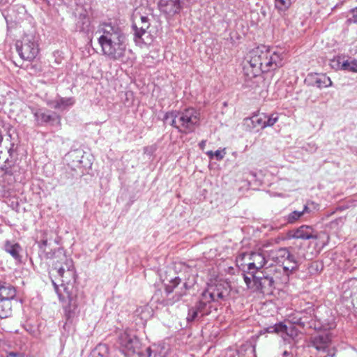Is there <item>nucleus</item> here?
Returning <instances> with one entry per match:
<instances>
[{
	"instance_id": "obj_19",
	"label": "nucleus",
	"mask_w": 357,
	"mask_h": 357,
	"mask_svg": "<svg viewBox=\"0 0 357 357\" xmlns=\"http://www.w3.org/2000/svg\"><path fill=\"white\" fill-rule=\"evenodd\" d=\"M4 250L9 253L15 260L18 262L22 261L20 253L22 251V247L17 243H12L9 241L5 242Z\"/></svg>"
},
{
	"instance_id": "obj_18",
	"label": "nucleus",
	"mask_w": 357,
	"mask_h": 357,
	"mask_svg": "<svg viewBox=\"0 0 357 357\" xmlns=\"http://www.w3.org/2000/svg\"><path fill=\"white\" fill-rule=\"evenodd\" d=\"M267 116L264 114L262 116L253 115L252 117L245 118L244 119V125L249 129L255 128L257 127H261V128H265V119Z\"/></svg>"
},
{
	"instance_id": "obj_12",
	"label": "nucleus",
	"mask_w": 357,
	"mask_h": 357,
	"mask_svg": "<svg viewBox=\"0 0 357 357\" xmlns=\"http://www.w3.org/2000/svg\"><path fill=\"white\" fill-rule=\"evenodd\" d=\"M31 112L35 117L36 123L39 126L50 123L51 125L61 126V117L54 112L44 109L31 107Z\"/></svg>"
},
{
	"instance_id": "obj_9",
	"label": "nucleus",
	"mask_w": 357,
	"mask_h": 357,
	"mask_svg": "<svg viewBox=\"0 0 357 357\" xmlns=\"http://www.w3.org/2000/svg\"><path fill=\"white\" fill-rule=\"evenodd\" d=\"M245 261L250 275L257 273L260 270L268 269L266 250L260 249L250 253H243L239 255L237 261Z\"/></svg>"
},
{
	"instance_id": "obj_3",
	"label": "nucleus",
	"mask_w": 357,
	"mask_h": 357,
	"mask_svg": "<svg viewBox=\"0 0 357 357\" xmlns=\"http://www.w3.org/2000/svg\"><path fill=\"white\" fill-rule=\"evenodd\" d=\"M102 54L112 61H123L127 50V40L121 28L112 23H102L96 31Z\"/></svg>"
},
{
	"instance_id": "obj_27",
	"label": "nucleus",
	"mask_w": 357,
	"mask_h": 357,
	"mask_svg": "<svg viewBox=\"0 0 357 357\" xmlns=\"http://www.w3.org/2000/svg\"><path fill=\"white\" fill-rule=\"evenodd\" d=\"M285 330H287V325L282 322H280L278 324H275L274 326H271L267 328L268 333H282L284 334Z\"/></svg>"
},
{
	"instance_id": "obj_33",
	"label": "nucleus",
	"mask_w": 357,
	"mask_h": 357,
	"mask_svg": "<svg viewBox=\"0 0 357 357\" xmlns=\"http://www.w3.org/2000/svg\"><path fill=\"white\" fill-rule=\"evenodd\" d=\"M11 313V307L10 305H7L6 310L3 309L2 306L0 305V317L4 318L7 317Z\"/></svg>"
},
{
	"instance_id": "obj_42",
	"label": "nucleus",
	"mask_w": 357,
	"mask_h": 357,
	"mask_svg": "<svg viewBox=\"0 0 357 357\" xmlns=\"http://www.w3.org/2000/svg\"><path fill=\"white\" fill-rule=\"evenodd\" d=\"M314 266L317 268L318 267V263L317 262L312 263V266Z\"/></svg>"
},
{
	"instance_id": "obj_28",
	"label": "nucleus",
	"mask_w": 357,
	"mask_h": 357,
	"mask_svg": "<svg viewBox=\"0 0 357 357\" xmlns=\"http://www.w3.org/2000/svg\"><path fill=\"white\" fill-rule=\"evenodd\" d=\"M295 271H286V270H282V271H278V266H274L273 268H272V272L271 273V275H272V277H275L276 276V275H278L279 277L280 278H282L284 276H286L287 277V282L289 281V275L291 274L293 272H294Z\"/></svg>"
},
{
	"instance_id": "obj_5",
	"label": "nucleus",
	"mask_w": 357,
	"mask_h": 357,
	"mask_svg": "<svg viewBox=\"0 0 357 357\" xmlns=\"http://www.w3.org/2000/svg\"><path fill=\"white\" fill-rule=\"evenodd\" d=\"M163 121L176 128L179 132L189 134L199 126L200 113L193 107L182 111H171L165 114Z\"/></svg>"
},
{
	"instance_id": "obj_30",
	"label": "nucleus",
	"mask_w": 357,
	"mask_h": 357,
	"mask_svg": "<svg viewBox=\"0 0 357 357\" xmlns=\"http://www.w3.org/2000/svg\"><path fill=\"white\" fill-rule=\"evenodd\" d=\"M284 334L292 339H294L298 335L297 329L291 323L289 324V326L287 325V330H285Z\"/></svg>"
},
{
	"instance_id": "obj_16",
	"label": "nucleus",
	"mask_w": 357,
	"mask_h": 357,
	"mask_svg": "<svg viewBox=\"0 0 357 357\" xmlns=\"http://www.w3.org/2000/svg\"><path fill=\"white\" fill-rule=\"evenodd\" d=\"M308 79L318 88L328 87L332 86V81L325 74L310 73Z\"/></svg>"
},
{
	"instance_id": "obj_25",
	"label": "nucleus",
	"mask_w": 357,
	"mask_h": 357,
	"mask_svg": "<svg viewBox=\"0 0 357 357\" xmlns=\"http://www.w3.org/2000/svg\"><path fill=\"white\" fill-rule=\"evenodd\" d=\"M340 68L349 72L357 73V60L344 61L341 63Z\"/></svg>"
},
{
	"instance_id": "obj_40",
	"label": "nucleus",
	"mask_w": 357,
	"mask_h": 357,
	"mask_svg": "<svg viewBox=\"0 0 357 357\" xmlns=\"http://www.w3.org/2000/svg\"><path fill=\"white\" fill-rule=\"evenodd\" d=\"M146 354H147L148 357H151V349L150 347H148L146 349Z\"/></svg>"
},
{
	"instance_id": "obj_17",
	"label": "nucleus",
	"mask_w": 357,
	"mask_h": 357,
	"mask_svg": "<svg viewBox=\"0 0 357 357\" xmlns=\"http://www.w3.org/2000/svg\"><path fill=\"white\" fill-rule=\"evenodd\" d=\"M331 342L328 334H321L313 337L311 340V344L318 351H325L329 346Z\"/></svg>"
},
{
	"instance_id": "obj_24",
	"label": "nucleus",
	"mask_w": 357,
	"mask_h": 357,
	"mask_svg": "<svg viewBox=\"0 0 357 357\" xmlns=\"http://www.w3.org/2000/svg\"><path fill=\"white\" fill-rule=\"evenodd\" d=\"M109 349L105 344H99L93 351L94 357H108Z\"/></svg>"
},
{
	"instance_id": "obj_1",
	"label": "nucleus",
	"mask_w": 357,
	"mask_h": 357,
	"mask_svg": "<svg viewBox=\"0 0 357 357\" xmlns=\"http://www.w3.org/2000/svg\"><path fill=\"white\" fill-rule=\"evenodd\" d=\"M53 255L52 266L61 278V284L58 285L54 280L52 284L59 301L63 303L65 314L69 320L78 314V307L84 303V296L73 285L76 272L73 259L61 249H58Z\"/></svg>"
},
{
	"instance_id": "obj_41",
	"label": "nucleus",
	"mask_w": 357,
	"mask_h": 357,
	"mask_svg": "<svg viewBox=\"0 0 357 357\" xmlns=\"http://www.w3.org/2000/svg\"><path fill=\"white\" fill-rule=\"evenodd\" d=\"M283 355H284V356L287 357V356H289V353L288 351H284L283 352Z\"/></svg>"
},
{
	"instance_id": "obj_11",
	"label": "nucleus",
	"mask_w": 357,
	"mask_h": 357,
	"mask_svg": "<svg viewBox=\"0 0 357 357\" xmlns=\"http://www.w3.org/2000/svg\"><path fill=\"white\" fill-rule=\"evenodd\" d=\"M272 269H266L257 273L252 274L253 283L256 290H266L273 287L275 282L287 283V277H279L278 275L272 277Z\"/></svg>"
},
{
	"instance_id": "obj_36",
	"label": "nucleus",
	"mask_w": 357,
	"mask_h": 357,
	"mask_svg": "<svg viewBox=\"0 0 357 357\" xmlns=\"http://www.w3.org/2000/svg\"><path fill=\"white\" fill-rule=\"evenodd\" d=\"M195 2H196V0H181V8L183 6H189Z\"/></svg>"
},
{
	"instance_id": "obj_35",
	"label": "nucleus",
	"mask_w": 357,
	"mask_h": 357,
	"mask_svg": "<svg viewBox=\"0 0 357 357\" xmlns=\"http://www.w3.org/2000/svg\"><path fill=\"white\" fill-rule=\"evenodd\" d=\"M352 14V18L349 19V21L351 22H357V7L351 10Z\"/></svg>"
},
{
	"instance_id": "obj_22",
	"label": "nucleus",
	"mask_w": 357,
	"mask_h": 357,
	"mask_svg": "<svg viewBox=\"0 0 357 357\" xmlns=\"http://www.w3.org/2000/svg\"><path fill=\"white\" fill-rule=\"evenodd\" d=\"M75 99L70 98H58L52 101V107L57 109H66V108L73 106L75 104Z\"/></svg>"
},
{
	"instance_id": "obj_6",
	"label": "nucleus",
	"mask_w": 357,
	"mask_h": 357,
	"mask_svg": "<svg viewBox=\"0 0 357 357\" xmlns=\"http://www.w3.org/2000/svg\"><path fill=\"white\" fill-rule=\"evenodd\" d=\"M231 286L226 281H220L214 284L209 285L204 290L200 297L195 308L200 312V317H204L210 312L209 305L211 302L225 301L229 298Z\"/></svg>"
},
{
	"instance_id": "obj_31",
	"label": "nucleus",
	"mask_w": 357,
	"mask_h": 357,
	"mask_svg": "<svg viewBox=\"0 0 357 357\" xmlns=\"http://www.w3.org/2000/svg\"><path fill=\"white\" fill-rule=\"evenodd\" d=\"M266 120L265 119V128L273 126L279 119L278 114H272L270 116H267Z\"/></svg>"
},
{
	"instance_id": "obj_43",
	"label": "nucleus",
	"mask_w": 357,
	"mask_h": 357,
	"mask_svg": "<svg viewBox=\"0 0 357 357\" xmlns=\"http://www.w3.org/2000/svg\"><path fill=\"white\" fill-rule=\"evenodd\" d=\"M172 302H167L166 305H172Z\"/></svg>"
},
{
	"instance_id": "obj_8",
	"label": "nucleus",
	"mask_w": 357,
	"mask_h": 357,
	"mask_svg": "<svg viewBox=\"0 0 357 357\" xmlns=\"http://www.w3.org/2000/svg\"><path fill=\"white\" fill-rule=\"evenodd\" d=\"M16 50L19 56L29 61H33L39 54V44L34 34H25L20 40L16 43Z\"/></svg>"
},
{
	"instance_id": "obj_26",
	"label": "nucleus",
	"mask_w": 357,
	"mask_h": 357,
	"mask_svg": "<svg viewBox=\"0 0 357 357\" xmlns=\"http://www.w3.org/2000/svg\"><path fill=\"white\" fill-rule=\"evenodd\" d=\"M274 3L279 12H284L291 5V0H274Z\"/></svg>"
},
{
	"instance_id": "obj_34",
	"label": "nucleus",
	"mask_w": 357,
	"mask_h": 357,
	"mask_svg": "<svg viewBox=\"0 0 357 357\" xmlns=\"http://www.w3.org/2000/svg\"><path fill=\"white\" fill-rule=\"evenodd\" d=\"M243 279L248 289L255 288L252 275L249 277L248 275H243Z\"/></svg>"
},
{
	"instance_id": "obj_13",
	"label": "nucleus",
	"mask_w": 357,
	"mask_h": 357,
	"mask_svg": "<svg viewBox=\"0 0 357 357\" xmlns=\"http://www.w3.org/2000/svg\"><path fill=\"white\" fill-rule=\"evenodd\" d=\"M190 288V285L188 282L181 283V280L179 277H175L171 279L168 284H166L165 291L167 294H170L176 290V299L178 301L183 295H185L187 291Z\"/></svg>"
},
{
	"instance_id": "obj_20",
	"label": "nucleus",
	"mask_w": 357,
	"mask_h": 357,
	"mask_svg": "<svg viewBox=\"0 0 357 357\" xmlns=\"http://www.w3.org/2000/svg\"><path fill=\"white\" fill-rule=\"evenodd\" d=\"M16 296V290L10 284H3L0 286V301H6L13 299Z\"/></svg>"
},
{
	"instance_id": "obj_44",
	"label": "nucleus",
	"mask_w": 357,
	"mask_h": 357,
	"mask_svg": "<svg viewBox=\"0 0 357 357\" xmlns=\"http://www.w3.org/2000/svg\"><path fill=\"white\" fill-rule=\"evenodd\" d=\"M334 354L330 355V356H326L325 357H333Z\"/></svg>"
},
{
	"instance_id": "obj_37",
	"label": "nucleus",
	"mask_w": 357,
	"mask_h": 357,
	"mask_svg": "<svg viewBox=\"0 0 357 357\" xmlns=\"http://www.w3.org/2000/svg\"><path fill=\"white\" fill-rule=\"evenodd\" d=\"M6 357H23L22 354L17 352H10Z\"/></svg>"
},
{
	"instance_id": "obj_4",
	"label": "nucleus",
	"mask_w": 357,
	"mask_h": 357,
	"mask_svg": "<svg viewBox=\"0 0 357 357\" xmlns=\"http://www.w3.org/2000/svg\"><path fill=\"white\" fill-rule=\"evenodd\" d=\"M286 248L266 250L268 268L272 269L278 266V270L286 271H296L300 264L306 259L314 255L312 252L304 253L301 250H296V248Z\"/></svg>"
},
{
	"instance_id": "obj_39",
	"label": "nucleus",
	"mask_w": 357,
	"mask_h": 357,
	"mask_svg": "<svg viewBox=\"0 0 357 357\" xmlns=\"http://www.w3.org/2000/svg\"><path fill=\"white\" fill-rule=\"evenodd\" d=\"M206 140H202L199 143V148L202 149V150H204V147L206 146Z\"/></svg>"
},
{
	"instance_id": "obj_14",
	"label": "nucleus",
	"mask_w": 357,
	"mask_h": 357,
	"mask_svg": "<svg viewBox=\"0 0 357 357\" xmlns=\"http://www.w3.org/2000/svg\"><path fill=\"white\" fill-rule=\"evenodd\" d=\"M160 10L167 15H174L181 10V0H159Z\"/></svg>"
},
{
	"instance_id": "obj_2",
	"label": "nucleus",
	"mask_w": 357,
	"mask_h": 357,
	"mask_svg": "<svg viewBox=\"0 0 357 357\" xmlns=\"http://www.w3.org/2000/svg\"><path fill=\"white\" fill-rule=\"evenodd\" d=\"M284 52L277 47L264 45L252 49L247 56L248 63L243 70L245 75L251 79L275 70L284 65Z\"/></svg>"
},
{
	"instance_id": "obj_38",
	"label": "nucleus",
	"mask_w": 357,
	"mask_h": 357,
	"mask_svg": "<svg viewBox=\"0 0 357 357\" xmlns=\"http://www.w3.org/2000/svg\"><path fill=\"white\" fill-rule=\"evenodd\" d=\"M47 245V240H43L40 243V249H44Z\"/></svg>"
},
{
	"instance_id": "obj_23",
	"label": "nucleus",
	"mask_w": 357,
	"mask_h": 357,
	"mask_svg": "<svg viewBox=\"0 0 357 357\" xmlns=\"http://www.w3.org/2000/svg\"><path fill=\"white\" fill-rule=\"evenodd\" d=\"M310 209L307 206H304L303 209L301 211H294L289 213L287 216V221L289 223H294L296 220H298L301 216H303L305 213H309Z\"/></svg>"
},
{
	"instance_id": "obj_10",
	"label": "nucleus",
	"mask_w": 357,
	"mask_h": 357,
	"mask_svg": "<svg viewBox=\"0 0 357 357\" xmlns=\"http://www.w3.org/2000/svg\"><path fill=\"white\" fill-rule=\"evenodd\" d=\"M117 343L121 352L126 357H129L138 353L141 343L138 337L130 330H125L120 333Z\"/></svg>"
},
{
	"instance_id": "obj_21",
	"label": "nucleus",
	"mask_w": 357,
	"mask_h": 357,
	"mask_svg": "<svg viewBox=\"0 0 357 357\" xmlns=\"http://www.w3.org/2000/svg\"><path fill=\"white\" fill-rule=\"evenodd\" d=\"M135 316L142 320V324L145 323L152 317L153 310L151 307L148 305L138 307L135 310Z\"/></svg>"
},
{
	"instance_id": "obj_7",
	"label": "nucleus",
	"mask_w": 357,
	"mask_h": 357,
	"mask_svg": "<svg viewBox=\"0 0 357 357\" xmlns=\"http://www.w3.org/2000/svg\"><path fill=\"white\" fill-rule=\"evenodd\" d=\"M289 236L293 238L315 241L314 243H309L308 250L307 251H304L301 248H296V250H301L304 253L312 252L314 254L312 257L305 260L312 259L319 255L329 241V236L325 232H317L312 227L307 225H302L297 229L291 231Z\"/></svg>"
},
{
	"instance_id": "obj_15",
	"label": "nucleus",
	"mask_w": 357,
	"mask_h": 357,
	"mask_svg": "<svg viewBox=\"0 0 357 357\" xmlns=\"http://www.w3.org/2000/svg\"><path fill=\"white\" fill-rule=\"evenodd\" d=\"M150 26V22L148 17L140 16L138 20H135L132 24L135 31V36L139 38L146 33Z\"/></svg>"
},
{
	"instance_id": "obj_45",
	"label": "nucleus",
	"mask_w": 357,
	"mask_h": 357,
	"mask_svg": "<svg viewBox=\"0 0 357 357\" xmlns=\"http://www.w3.org/2000/svg\"><path fill=\"white\" fill-rule=\"evenodd\" d=\"M47 258H51V257H49L48 254H47Z\"/></svg>"
},
{
	"instance_id": "obj_32",
	"label": "nucleus",
	"mask_w": 357,
	"mask_h": 357,
	"mask_svg": "<svg viewBox=\"0 0 357 357\" xmlns=\"http://www.w3.org/2000/svg\"><path fill=\"white\" fill-rule=\"evenodd\" d=\"M199 317H201L200 312L195 307H192L189 310L187 317L188 321H192Z\"/></svg>"
},
{
	"instance_id": "obj_29",
	"label": "nucleus",
	"mask_w": 357,
	"mask_h": 357,
	"mask_svg": "<svg viewBox=\"0 0 357 357\" xmlns=\"http://www.w3.org/2000/svg\"><path fill=\"white\" fill-rule=\"evenodd\" d=\"M207 155L210 158L215 157L218 160H221L226 155L225 149L217 150L215 152L208 151L206 152Z\"/></svg>"
}]
</instances>
